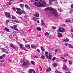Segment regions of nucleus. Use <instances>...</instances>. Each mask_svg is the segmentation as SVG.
Returning a JSON list of instances; mask_svg holds the SVG:
<instances>
[{
	"label": "nucleus",
	"instance_id": "nucleus-1",
	"mask_svg": "<svg viewBox=\"0 0 73 73\" xmlns=\"http://www.w3.org/2000/svg\"><path fill=\"white\" fill-rule=\"evenodd\" d=\"M44 10L45 11L49 10L50 12H51V13L53 14L55 16V17L57 18L58 17V15L57 13H56L57 11L56 10L54 9V8L52 7H47Z\"/></svg>",
	"mask_w": 73,
	"mask_h": 73
},
{
	"label": "nucleus",
	"instance_id": "nucleus-2",
	"mask_svg": "<svg viewBox=\"0 0 73 73\" xmlns=\"http://www.w3.org/2000/svg\"><path fill=\"white\" fill-rule=\"evenodd\" d=\"M42 3L43 4H45L46 5H44V4H41V3L39 2H36L34 3H33V5H34L37 7H39V8H41V7H46V5H47L46 2L43 1L42 2Z\"/></svg>",
	"mask_w": 73,
	"mask_h": 73
},
{
	"label": "nucleus",
	"instance_id": "nucleus-3",
	"mask_svg": "<svg viewBox=\"0 0 73 73\" xmlns=\"http://www.w3.org/2000/svg\"><path fill=\"white\" fill-rule=\"evenodd\" d=\"M45 55L46 56V57L49 60H50L52 58V56H50V53H49V56H48V52H45Z\"/></svg>",
	"mask_w": 73,
	"mask_h": 73
},
{
	"label": "nucleus",
	"instance_id": "nucleus-4",
	"mask_svg": "<svg viewBox=\"0 0 73 73\" xmlns=\"http://www.w3.org/2000/svg\"><path fill=\"white\" fill-rule=\"evenodd\" d=\"M24 62V63L22 64V66H27V65H28V62H25V60H21V63Z\"/></svg>",
	"mask_w": 73,
	"mask_h": 73
},
{
	"label": "nucleus",
	"instance_id": "nucleus-5",
	"mask_svg": "<svg viewBox=\"0 0 73 73\" xmlns=\"http://www.w3.org/2000/svg\"><path fill=\"white\" fill-rule=\"evenodd\" d=\"M57 31L58 32H62L63 33L64 32V31H65V29L64 28H62L61 29V27H59L58 28V29Z\"/></svg>",
	"mask_w": 73,
	"mask_h": 73
},
{
	"label": "nucleus",
	"instance_id": "nucleus-6",
	"mask_svg": "<svg viewBox=\"0 0 73 73\" xmlns=\"http://www.w3.org/2000/svg\"><path fill=\"white\" fill-rule=\"evenodd\" d=\"M5 15L6 17H8L9 19H11V14L9 13H5Z\"/></svg>",
	"mask_w": 73,
	"mask_h": 73
},
{
	"label": "nucleus",
	"instance_id": "nucleus-7",
	"mask_svg": "<svg viewBox=\"0 0 73 73\" xmlns=\"http://www.w3.org/2000/svg\"><path fill=\"white\" fill-rule=\"evenodd\" d=\"M1 49L2 52H3L6 53H7V54H9V52L7 51V50H6L5 48H1Z\"/></svg>",
	"mask_w": 73,
	"mask_h": 73
},
{
	"label": "nucleus",
	"instance_id": "nucleus-8",
	"mask_svg": "<svg viewBox=\"0 0 73 73\" xmlns=\"http://www.w3.org/2000/svg\"><path fill=\"white\" fill-rule=\"evenodd\" d=\"M63 65V69L65 70H68V69L67 68L65 64H64Z\"/></svg>",
	"mask_w": 73,
	"mask_h": 73
},
{
	"label": "nucleus",
	"instance_id": "nucleus-9",
	"mask_svg": "<svg viewBox=\"0 0 73 73\" xmlns=\"http://www.w3.org/2000/svg\"><path fill=\"white\" fill-rule=\"evenodd\" d=\"M23 44H21L19 45V46L21 49L24 50H25V51H27V50L26 49H25V48L23 47Z\"/></svg>",
	"mask_w": 73,
	"mask_h": 73
},
{
	"label": "nucleus",
	"instance_id": "nucleus-10",
	"mask_svg": "<svg viewBox=\"0 0 73 73\" xmlns=\"http://www.w3.org/2000/svg\"><path fill=\"white\" fill-rule=\"evenodd\" d=\"M34 16L35 17H38L40 15L38 12H36L35 14L34 15Z\"/></svg>",
	"mask_w": 73,
	"mask_h": 73
},
{
	"label": "nucleus",
	"instance_id": "nucleus-11",
	"mask_svg": "<svg viewBox=\"0 0 73 73\" xmlns=\"http://www.w3.org/2000/svg\"><path fill=\"white\" fill-rule=\"evenodd\" d=\"M62 40L64 42H68L69 41V40L68 38L63 39Z\"/></svg>",
	"mask_w": 73,
	"mask_h": 73
},
{
	"label": "nucleus",
	"instance_id": "nucleus-12",
	"mask_svg": "<svg viewBox=\"0 0 73 73\" xmlns=\"http://www.w3.org/2000/svg\"><path fill=\"white\" fill-rule=\"evenodd\" d=\"M51 68L50 67H48L47 68V69L46 70V72H50V71H51Z\"/></svg>",
	"mask_w": 73,
	"mask_h": 73
},
{
	"label": "nucleus",
	"instance_id": "nucleus-13",
	"mask_svg": "<svg viewBox=\"0 0 73 73\" xmlns=\"http://www.w3.org/2000/svg\"><path fill=\"white\" fill-rule=\"evenodd\" d=\"M58 37H62V34H61L60 33H58Z\"/></svg>",
	"mask_w": 73,
	"mask_h": 73
},
{
	"label": "nucleus",
	"instance_id": "nucleus-14",
	"mask_svg": "<svg viewBox=\"0 0 73 73\" xmlns=\"http://www.w3.org/2000/svg\"><path fill=\"white\" fill-rule=\"evenodd\" d=\"M34 70L33 69H30L29 70V72L30 73H32Z\"/></svg>",
	"mask_w": 73,
	"mask_h": 73
},
{
	"label": "nucleus",
	"instance_id": "nucleus-15",
	"mask_svg": "<svg viewBox=\"0 0 73 73\" xmlns=\"http://www.w3.org/2000/svg\"><path fill=\"white\" fill-rule=\"evenodd\" d=\"M18 17H19V19H21V20H22V21H24V22H27V21H26V20H25L23 19L22 17H19V16H18Z\"/></svg>",
	"mask_w": 73,
	"mask_h": 73
},
{
	"label": "nucleus",
	"instance_id": "nucleus-16",
	"mask_svg": "<svg viewBox=\"0 0 73 73\" xmlns=\"http://www.w3.org/2000/svg\"><path fill=\"white\" fill-rule=\"evenodd\" d=\"M25 8H26L27 9H29V10L30 9V7H29V6H28V5H25Z\"/></svg>",
	"mask_w": 73,
	"mask_h": 73
},
{
	"label": "nucleus",
	"instance_id": "nucleus-17",
	"mask_svg": "<svg viewBox=\"0 0 73 73\" xmlns=\"http://www.w3.org/2000/svg\"><path fill=\"white\" fill-rule=\"evenodd\" d=\"M20 7L22 8L23 9L24 8V5H23V4H20L19 5Z\"/></svg>",
	"mask_w": 73,
	"mask_h": 73
},
{
	"label": "nucleus",
	"instance_id": "nucleus-18",
	"mask_svg": "<svg viewBox=\"0 0 73 73\" xmlns=\"http://www.w3.org/2000/svg\"><path fill=\"white\" fill-rule=\"evenodd\" d=\"M4 30L6 31V32H9V29H8L5 28Z\"/></svg>",
	"mask_w": 73,
	"mask_h": 73
},
{
	"label": "nucleus",
	"instance_id": "nucleus-19",
	"mask_svg": "<svg viewBox=\"0 0 73 73\" xmlns=\"http://www.w3.org/2000/svg\"><path fill=\"white\" fill-rule=\"evenodd\" d=\"M52 65L54 67H56V66H57V64L54 63L53 64H52Z\"/></svg>",
	"mask_w": 73,
	"mask_h": 73
},
{
	"label": "nucleus",
	"instance_id": "nucleus-20",
	"mask_svg": "<svg viewBox=\"0 0 73 73\" xmlns=\"http://www.w3.org/2000/svg\"><path fill=\"white\" fill-rule=\"evenodd\" d=\"M68 44L70 48H73V46L72 45V44Z\"/></svg>",
	"mask_w": 73,
	"mask_h": 73
},
{
	"label": "nucleus",
	"instance_id": "nucleus-21",
	"mask_svg": "<svg viewBox=\"0 0 73 73\" xmlns=\"http://www.w3.org/2000/svg\"><path fill=\"white\" fill-rule=\"evenodd\" d=\"M7 6H8V5H11L12 4V2H9L7 3Z\"/></svg>",
	"mask_w": 73,
	"mask_h": 73
},
{
	"label": "nucleus",
	"instance_id": "nucleus-22",
	"mask_svg": "<svg viewBox=\"0 0 73 73\" xmlns=\"http://www.w3.org/2000/svg\"><path fill=\"white\" fill-rule=\"evenodd\" d=\"M16 12L18 14H19V15H21V14H22V13H21L19 11H16Z\"/></svg>",
	"mask_w": 73,
	"mask_h": 73
},
{
	"label": "nucleus",
	"instance_id": "nucleus-23",
	"mask_svg": "<svg viewBox=\"0 0 73 73\" xmlns=\"http://www.w3.org/2000/svg\"><path fill=\"white\" fill-rule=\"evenodd\" d=\"M41 20L42 25H43L44 26L45 25V23H44V21H43L42 20Z\"/></svg>",
	"mask_w": 73,
	"mask_h": 73
},
{
	"label": "nucleus",
	"instance_id": "nucleus-24",
	"mask_svg": "<svg viewBox=\"0 0 73 73\" xmlns=\"http://www.w3.org/2000/svg\"><path fill=\"white\" fill-rule=\"evenodd\" d=\"M16 27H17V26L16 25H14L13 26V28L14 30H16Z\"/></svg>",
	"mask_w": 73,
	"mask_h": 73
},
{
	"label": "nucleus",
	"instance_id": "nucleus-25",
	"mask_svg": "<svg viewBox=\"0 0 73 73\" xmlns=\"http://www.w3.org/2000/svg\"><path fill=\"white\" fill-rule=\"evenodd\" d=\"M8 61L9 62H11V63H12V61L11 60V59H10V58H9L8 59Z\"/></svg>",
	"mask_w": 73,
	"mask_h": 73
},
{
	"label": "nucleus",
	"instance_id": "nucleus-26",
	"mask_svg": "<svg viewBox=\"0 0 73 73\" xmlns=\"http://www.w3.org/2000/svg\"><path fill=\"white\" fill-rule=\"evenodd\" d=\"M56 59H57V58L56 57H53V58L52 59V61H54L55 60H56Z\"/></svg>",
	"mask_w": 73,
	"mask_h": 73
},
{
	"label": "nucleus",
	"instance_id": "nucleus-27",
	"mask_svg": "<svg viewBox=\"0 0 73 73\" xmlns=\"http://www.w3.org/2000/svg\"><path fill=\"white\" fill-rule=\"evenodd\" d=\"M36 29L38 31H41V29L39 27H38L36 28Z\"/></svg>",
	"mask_w": 73,
	"mask_h": 73
},
{
	"label": "nucleus",
	"instance_id": "nucleus-28",
	"mask_svg": "<svg viewBox=\"0 0 73 73\" xmlns=\"http://www.w3.org/2000/svg\"><path fill=\"white\" fill-rule=\"evenodd\" d=\"M46 36H49V34L48 32H46L44 34Z\"/></svg>",
	"mask_w": 73,
	"mask_h": 73
},
{
	"label": "nucleus",
	"instance_id": "nucleus-29",
	"mask_svg": "<svg viewBox=\"0 0 73 73\" xmlns=\"http://www.w3.org/2000/svg\"><path fill=\"white\" fill-rule=\"evenodd\" d=\"M26 48L27 47H28L29 48H30V45L29 44H26L25 46Z\"/></svg>",
	"mask_w": 73,
	"mask_h": 73
},
{
	"label": "nucleus",
	"instance_id": "nucleus-30",
	"mask_svg": "<svg viewBox=\"0 0 73 73\" xmlns=\"http://www.w3.org/2000/svg\"><path fill=\"white\" fill-rule=\"evenodd\" d=\"M31 46L32 48H33L34 49V48H36V46H35L33 45H31Z\"/></svg>",
	"mask_w": 73,
	"mask_h": 73
},
{
	"label": "nucleus",
	"instance_id": "nucleus-31",
	"mask_svg": "<svg viewBox=\"0 0 73 73\" xmlns=\"http://www.w3.org/2000/svg\"><path fill=\"white\" fill-rule=\"evenodd\" d=\"M33 19L34 20H36L37 19H38V18H36V17H33Z\"/></svg>",
	"mask_w": 73,
	"mask_h": 73
},
{
	"label": "nucleus",
	"instance_id": "nucleus-32",
	"mask_svg": "<svg viewBox=\"0 0 73 73\" xmlns=\"http://www.w3.org/2000/svg\"><path fill=\"white\" fill-rule=\"evenodd\" d=\"M41 50H42V51H45V49H44V48H43V47H41Z\"/></svg>",
	"mask_w": 73,
	"mask_h": 73
},
{
	"label": "nucleus",
	"instance_id": "nucleus-33",
	"mask_svg": "<svg viewBox=\"0 0 73 73\" xmlns=\"http://www.w3.org/2000/svg\"><path fill=\"white\" fill-rule=\"evenodd\" d=\"M69 63L70 65H72V62L70 60H69Z\"/></svg>",
	"mask_w": 73,
	"mask_h": 73
},
{
	"label": "nucleus",
	"instance_id": "nucleus-34",
	"mask_svg": "<svg viewBox=\"0 0 73 73\" xmlns=\"http://www.w3.org/2000/svg\"><path fill=\"white\" fill-rule=\"evenodd\" d=\"M10 46H11V47H12V48H15V47L13 46V44H10Z\"/></svg>",
	"mask_w": 73,
	"mask_h": 73
},
{
	"label": "nucleus",
	"instance_id": "nucleus-35",
	"mask_svg": "<svg viewBox=\"0 0 73 73\" xmlns=\"http://www.w3.org/2000/svg\"><path fill=\"white\" fill-rule=\"evenodd\" d=\"M51 28L52 29H56V27L53 26Z\"/></svg>",
	"mask_w": 73,
	"mask_h": 73
},
{
	"label": "nucleus",
	"instance_id": "nucleus-36",
	"mask_svg": "<svg viewBox=\"0 0 73 73\" xmlns=\"http://www.w3.org/2000/svg\"><path fill=\"white\" fill-rule=\"evenodd\" d=\"M55 73H61V72H60V71H58V70H56L55 71Z\"/></svg>",
	"mask_w": 73,
	"mask_h": 73
},
{
	"label": "nucleus",
	"instance_id": "nucleus-37",
	"mask_svg": "<svg viewBox=\"0 0 73 73\" xmlns=\"http://www.w3.org/2000/svg\"><path fill=\"white\" fill-rule=\"evenodd\" d=\"M59 51V49H57L55 50V53H57V52H58Z\"/></svg>",
	"mask_w": 73,
	"mask_h": 73
},
{
	"label": "nucleus",
	"instance_id": "nucleus-38",
	"mask_svg": "<svg viewBox=\"0 0 73 73\" xmlns=\"http://www.w3.org/2000/svg\"><path fill=\"white\" fill-rule=\"evenodd\" d=\"M11 18L12 19H16V17H14L13 16H12L11 17Z\"/></svg>",
	"mask_w": 73,
	"mask_h": 73
},
{
	"label": "nucleus",
	"instance_id": "nucleus-39",
	"mask_svg": "<svg viewBox=\"0 0 73 73\" xmlns=\"http://www.w3.org/2000/svg\"><path fill=\"white\" fill-rule=\"evenodd\" d=\"M0 62H4V60H0Z\"/></svg>",
	"mask_w": 73,
	"mask_h": 73
},
{
	"label": "nucleus",
	"instance_id": "nucleus-40",
	"mask_svg": "<svg viewBox=\"0 0 73 73\" xmlns=\"http://www.w3.org/2000/svg\"><path fill=\"white\" fill-rule=\"evenodd\" d=\"M12 9H13V11H16V8L15 7H13Z\"/></svg>",
	"mask_w": 73,
	"mask_h": 73
},
{
	"label": "nucleus",
	"instance_id": "nucleus-41",
	"mask_svg": "<svg viewBox=\"0 0 73 73\" xmlns=\"http://www.w3.org/2000/svg\"><path fill=\"white\" fill-rule=\"evenodd\" d=\"M63 62H67V60L66 59H65L63 60Z\"/></svg>",
	"mask_w": 73,
	"mask_h": 73
},
{
	"label": "nucleus",
	"instance_id": "nucleus-42",
	"mask_svg": "<svg viewBox=\"0 0 73 73\" xmlns=\"http://www.w3.org/2000/svg\"><path fill=\"white\" fill-rule=\"evenodd\" d=\"M37 51L38 53H40V50L38 48L37 49Z\"/></svg>",
	"mask_w": 73,
	"mask_h": 73
},
{
	"label": "nucleus",
	"instance_id": "nucleus-43",
	"mask_svg": "<svg viewBox=\"0 0 73 73\" xmlns=\"http://www.w3.org/2000/svg\"><path fill=\"white\" fill-rule=\"evenodd\" d=\"M68 56V54H65L64 55V57H67V56Z\"/></svg>",
	"mask_w": 73,
	"mask_h": 73
},
{
	"label": "nucleus",
	"instance_id": "nucleus-44",
	"mask_svg": "<svg viewBox=\"0 0 73 73\" xmlns=\"http://www.w3.org/2000/svg\"><path fill=\"white\" fill-rule=\"evenodd\" d=\"M52 1H49V3L50 4V5H51V4H52Z\"/></svg>",
	"mask_w": 73,
	"mask_h": 73
},
{
	"label": "nucleus",
	"instance_id": "nucleus-45",
	"mask_svg": "<svg viewBox=\"0 0 73 73\" xmlns=\"http://www.w3.org/2000/svg\"><path fill=\"white\" fill-rule=\"evenodd\" d=\"M41 58H43V59H44L45 58H44V56L43 55H42Z\"/></svg>",
	"mask_w": 73,
	"mask_h": 73
},
{
	"label": "nucleus",
	"instance_id": "nucleus-46",
	"mask_svg": "<svg viewBox=\"0 0 73 73\" xmlns=\"http://www.w3.org/2000/svg\"><path fill=\"white\" fill-rule=\"evenodd\" d=\"M70 20H66L65 21V22H66V23H69V21H70Z\"/></svg>",
	"mask_w": 73,
	"mask_h": 73
},
{
	"label": "nucleus",
	"instance_id": "nucleus-47",
	"mask_svg": "<svg viewBox=\"0 0 73 73\" xmlns=\"http://www.w3.org/2000/svg\"><path fill=\"white\" fill-rule=\"evenodd\" d=\"M9 22V20H7L6 21V23H8Z\"/></svg>",
	"mask_w": 73,
	"mask_h": 73
},
{
	"label": "nucleus",
	"instance_id": "nucleus-48",
	"mask_svg": "<svg viewBox=\"0 0 73 73\" xmlns=\"http://www.w3.org/2000/svg\"><path fill=\"white\" fill-rule=\"evenodd\" d=\"M64 45H65L66 46H68V44L66 43H64Z\"/></svg>",
	"mask_w": 73,
	"mask_h": 73
},
{
	"label": "nucleus",
	"instance_id": "nucleus-49",
	"mask_svg": "<svg viewBox=\"0 0 73 73\" xmlns=\"http://www.w3.org/2000/svg\"><path fill=\"white\" fill-rule=\"evenodd\" d=\"M31 62L32 64H33V65H34V64L35 63L34 61H31Z\"/></svg>",
	"mask_w": 73,
	"mask_h": 73
},
{
	"label": "nucleus",
	"instance_id": "nucleus-50",
	"mask_svg": "<svg viewBox=\"0 0 73 73\" xmlns=\"http://www.w3.org/2000/svg\"><path fill=\"white\" fill-rule=\"evenodd\" d=\"M16 30V31H18V32H20V33H20V30H19V29H16V30Z\"/></svg>",
	"mask_w": 73,
	"mask_h": 73
},
{
	"label": "nucleus",
	"instance_id": "nucleus-51",
	"mask_svg": "<svg viewBox=\"0 0 73 73\" xmlns=\"http://www.w3.org/2000/svg\"><path fill=\"white\" fill-rule=\"evenodd\" d=\"M10 27L11 29H14L13 27V26H10Z\"/></svg>",
	"mask_w": 73,
	"mask_h": 73
},
{
	"label": "nucleus",
	"instance_id": "nucleus-52",
	"mask_svg": "<svg viewBox=\"0 0 73 73\" xmlns=\"http://www.w3.org/2000/svg\"><path fill=\"white\" fill-rule=\"evenodd\" d=\"M22 13H25V12L24 11H22Z\"/></svg>",
	"mask_w": 73,
	"mask_h": 73
},
{
	"label": "nucleus",
	"instance_id": "nucleus-53",
	"mask_svg": "<svg viewBox=\"0 0 73 73\" xmlns=\"http://www.w3.org/2000/svg\"><path fill=\"white\" fill-rule=\"evenodd\" d=\"M3 56H0V60H1V59H3Z\"/></svg>",
	"mask_w": 73,
	"mask_h": 73
},
{
	"label": "nucleus",
	"instance_id": "nucleus-54",
	"mask_svg": "<svg viewBox=\"0 0 73 73\" xmlns=\"http://www.w3.org/2000/svg\"><path fill=\"white\" fill-rule=\"evenodd\" d=\"M65 73H71V72H65Z\"/></svg>",
	"mask_w": 73,
	"mask_h": 73
},
{
	"label": "nucleus",
	"instance_id": "nucleus-55",
	"mask_svg": "<svg viewBox=\"0 0 73 73\" xmlns=\"http://www.w3.org/2000/svg\"><path fill=\"white\" fill-rule=\"evenodd\" d=\"M71 7L72 8H73V4L71 5Z\"/></svg>",
	"mask_w": 73,
	"mask_h": 73
},
{
	"label": "nucleus",
	"instance_id": "nucleus-56",
	"mask_svg": "<svg viewBox=\"0 0 73 73\" xmlns=\"http://www.w3.org/2000/svg\"><path fill=\"white\" fill-rule=\"evenodd\" d=\"M52 1L54 2V1H56V0H51Z\"/></svg>",
	"mask_w": 73,
	"mask_h": 73
},
{
	"label": "nucleus",
	"instance_id": "nucleus-57",
	"mask_svg": "<svg viewBox=\"0 0 73 73\" xmlns=\"http://www.w3.org/2000/svg\"><path fill=\"white\" fill-rule=\"evenodd\" d=\"M30 1L31 2V3H33L35 1H33V0H31Z\"/></svg>",
	"mask_w": 73,
	"mask_h": 73
},
{
	"label": "nucleus",
	"instance_id": "nucleus-58",
	"mask_svg": "<svg viewBox=\"0 0 73 73\" xmlns=\"http://www.w3.org/2000/svg\"><path fill=\"white\" fill-rule=\"evenodd\" d=\"M3 7H4V8H5V5H3Z\"/></svg>",
	"mask_w": 73,
	"mask_h": 73
},
{
	"label": "nucleus",
	"instance_id": "nucleus-59",
	"mask_svg": "<svg viewBox=\"0 0 73 73\" xmlns=\"http://www.w3.org/2000/svg\"><path fill=\"white\" fill-rule=\"evenodd\" d=\"M61 58H62V59L63 60H64V58L63 57H61Z\"/></svg>",
	"mask_w": 73,
	"mask_h": 73
},
{
	"label": "nucleus",
	"instance_id": "nucleus-60",
	"mask_svg": "<svg viewBox=\"0 0 73 73\" xmlns=\"http://www.w3.org/2000/svg\"><path fill=\"white\" fill-rule=\"evenodd\" d=\"M16 9H17V11H19V9L17 8Z\"/></svg>",
	"mask_w": 73,
	"mask_h": 73
},
{
	"label": "nucleus",
	"instance_id": "nucleus-61",
	"mask_svg": "<svg viewBox=\"0 0 73 73\" xmlns=\"http://www.w3.org/2000/svg\"><path fill=\"white\" fill-rule=\"evenodd\" d=\"M35 58H37V56H35Z\"/></svg>",
	"mask_w": 73,
	"mask_h": 73
},
{
	"label": "nucleus",
	"instance_id": "nucleus-62",
	"mask_svg": "<svg viewBox=\"0 0 73 73\" xmlns=\"http://www.w3.org/2000/svg\"><path fill=\"white\" fill-rule=\"evenodd\" d=\"M71 32H73V29H71Z\"/></svg>",
	"mask_w": 73,
	"mask_h": 73
},
{
	"label": "nucleus",
	"instance_id": "nucleus-63",
	"mask_svg": "<svg viewBox=\"0 0 73 73\" xmlns=\"http://www.w3.org/2000/svg\"><path fill=\"white\" fill-rule=\"evenodd\" d=\"M70 14H72V11H70Z\"/></svg>",
	"mask_w": 73,
	"mask_h": 73
},
{
	"label": "nucleus",
	"instance_id": "nucleus-64",
	"mask_svg": "<svg viewBox=\"0 0 73 73\" xmlns=\"http://www.w3.org/2000/svg\"><path fill=\"white\" fill-rule=\"evenodd\" d=\"M18 45H20L21 44H20V43H19V42H18Z\"/></svg>",
	"mask_w": 73,
	"mask_h": 73
}]
</instances>
